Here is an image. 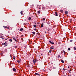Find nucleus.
I'll return each instance as SVG.
<instances>
[{
	"instance_id": "obj_13",
	"label": "nucleus",
	"mask_w": 76,
	"mask_h": 76,
	"mask_svg": "<svg viewBox=\"0 0 76 76\" xmlns=\"http://www.w3.org/2000/svg\"><path fill=\"white\" fill-rule=\"evenodd\" d=\"M6 44V42H5V43H2V45H4Z\"/></svg>"
},
{
	"instance_id": "obj_12",
	"label": "nucleus",
	"mask_w": 76,
	"mask_h": 76,
	"mask_svg": "<svg viewBox=\"0 0 76 76\" xmlns=\"http://www.w3.org/2000/svg\"><path fill=\"white\" fill-rule=\"evenodd\" d=\"M23 30V28H21L20 29V31H22Z\"/></svg>"
},
{
	"instance_id": "obj_17",
	"label": "nucleus",
	"mask_w": 76,
	"mask_h": 76,
	"mask_svg": "<svg viewBox=\"0 0 76 76\" xmlns=\"http://www.w3.org/2000/svg\"><path fill=\"white\" fill-rule=\"evenodd\" d=\"M65 13L66 14H67L68 13V12H67V11H66L65 12Z\"/></svg>"
},
{
	"instance_id": "obj_44",
	"label": "nucleus",
	"mask_w": 76,
	"mask_h": 76,
	"mask_svg": "<svg viewBox=\"0 0 76 76\" xmlns=\"http://www.w3.org/2000/svg\"><path fill=\"white\" fill-rule=\"evenodd\" d=\"M45 33H46V32H47L45 31Z\"/></svg>"
},
{
	"instance_id": "obj_40",
	"label": "nucleus",
	"mask_w": 76,
	"mask_h": 76,
	"mask_svg": "<svg viewBox=\"0 0 76 76\" xmlns=\"http://www.w3.org/2000/svg\"><path fill=\"white\" fill-rule=\"evenodd\" d=\"M63 70H65V69H63Z\"/></svg>"
},
{
	"instance_id": "obj_20",
	"label": "nucleus",
	"mask_w": 76,
	"mask_h": 76,
	"mask_svg": "<svg viewBox=\"0 0 76 76\" xmlns=\"http://www.w3.org/2000/svg\"><path fill=\"white\" fill-rule=\"evenodd\" d=\"M37 26V25H34V28H35V27Z\"/></svg>"
},
{
	"instance_id": "obj_4",
	"label": "nucleus",
	"mask_w": 76,
	"mask_h": 76,
	"mask_svg": "<svg viewBox=\"0 0 76 76\" xmlns=\"http://www.w3.org/2000/svg\"><path fill=\"white\" fill-rule=\"evenodd\" d=\"M12 70H13V71H14V72H16V69L15 68H13L12 69Z\"/></svg>"
},
{
	"instance_id": "obj_27",
	"label": "nucleus",
	"mask_w": 76,
	"mask_h": 76,
	"mask_svg": "<svg viewBox=\"0 0 76 76\" xmlns=\"http://www.w3.org/2000/svg\"><path fill=\"white\" fill-rule=\"evenodd\" d=\"M49 52L50 53H51V51L50 50Z\"/></svg>"
},
{
	"instance_id": "obj_8",
	"label": "nucleus",
	"mask_w": 76,
	"mask_h": 76,
	"mask_svg": "<svg viewBox=\"0 0 76 76\" xmlns=\"http://www.w3.org/2000/svg\"><path fill=\"white\" fill-rule=\"evenodd\" d=\"M61 61L63 63H64V61L62 59L61 60Z\"/></svg>"
},
{
	"instance_id": "obj_5",
	"label": "nucleus",
	"mask_w": 76,
	"mask_h": 76,
	"mask_svg": "<svg viewBox=\"0 0 76 76\" xmlns=\"http://www.w3.org/2000/svg\"><path fill=\"white\" fill-rule=\"evenodd\" d=\"M54 47L53 46H52L50 48V49H52V50L54 49Z\"/></svg>"
},
{
	"instance_id": "obj_41",
	"label": "nucleus",
	"mask_w": 76,
	"mask_h": 76,
	"mask_svg": "<svg viewBox=\"0 0 76 76\" xmlns=\"http://www.w3.org/2000/svg\"><path fill=\"white\" fill-rule=\"evenodd\" d=\"M48 31H50V30H48Z\"/></svg>"
},
{
	"instance_id": "obj_29",
	"label": "nucleus",
	"mask_w": 76,
	"mask_h": 76,
	"mask_svg": "<svg viewBox=\"0 0 76 76\" xmlns=\"http://www.w3.org/2000/svg\"><path fill=\"white\" fill-rule=\"evenodd\" d=\"M56 69V67H53V69Z\"/></svg>"
},
{
	"instance_id": "obj_36",
	"label": "nucleus",
	"mask_w": 76,
	"mask_h": 76,
	"mask_svg": "<svg viewBox=\"0 0 76 76\" xmlns=\"http://www.w3.org/2000/svg\"><path fill=\"white\" fill-rule=\"evenodd\" d=\"M13 59L14 60H15V57H14Z\"/></svg>"
},
{
	"instance_id": "obj_39",
	"label": "nucleus",
	"mask_w": 76,
	"mask_h": 76,
	"mask_svg": "<svg viewBox=\"0 0 76 76\" xmlns=\"http://www.w3.org/2000/svg\"><path fill=\"white\" fill-rule=\"evenodd\" d=\"M69 67H70V66H68V68H69Z\"/></svg>"
},
{
	"instance_id": "obj_15",
	"label": "nucleus",
	"mask_w": 76,
	"mask_h": 76,
	"mask_svg": "<svg viewBox=\"0 0 76 76\" xmlns=\"http://www.w3.org/2000/svg\"><path fill=\"white\" fill-rule=\"evenodd\" d=\"M10 41V42H12V39H10L9 40Z\"/></svg>"
},
{
	"instance_id": "obj_32",
	"label": "nucleus",
	"mask_w": 76,
	"mask_h": 76,
	"mask_svg": "<svg viewBox=\"0 0 76 76\" xmlns=\"http://www.w3.org/2000/svg\"><path fill=\"white\" fill-rule=\"evenodd\" d=\"M60 57V55H58V58H59V57Z\"/></svg>"
},
{
	"instance_id": "obj_14",
	"label": "nucleus",
	"mask_w": 76,
	"mask_h": 76,
	"mask_svg": "<svg viewBox=\"0 0 76 76\" xmlns=\"http://www.w3.org/2000/svg\"><path fill=\"white\" fill-rule=\"evenodd\" d=\"M70 71H71V69L70 70V71H69V73H70L72 72H71Z\"/></svg>"
},
{
	"instance_id": "obj_34",
	"label": "nucleus",
	"mask_w": 76,
	"mask_h": 76,
	"mask_svg": "<svg viewBox=\"0 0 76 76\" xmlns=\"http://www.w3.org/2000/svg\"><path fill=\"white\" fill-rule=\"evenodd\" d=\"M61 44V43H60V42H58V44Z\"/></svg>"
},
{
	"instance_id": "obj_45",
	"label": "nucleus",
	"mask_w": 76,
	"mask_h": 76,
	"mask_svg": "<svg viewBox=\"0 0 76 76\" xmlns=\"http://www.w3.org/2000/svg\"><path fill=\"white\" fill-rule=\"evenodd\" d=\"M39 9H40V8H39Z\"/></svg>"
},
{
	"instance_id": "obj_18",
	"label": "nucleus",
	"mask_w": 76,
	"mask_h": 76,
	"mask_svg": "<svg viewBox=\"0 0 76 76\" xmlns=\"http://www.w3.org/2000/svg\"><path fill=\"white\" fill-rule=\"evenodd\" d=\"M22 13H23V11H21L20 13L21 15H22Z\"/></svg>"
},
{
	"instance_id": "obj_3",
	"label": "nucleus",
	"mask_w": 76,
	"mask_h": 76,
	"mask_svg": "<svg viewBox=\"0 0 76 76\" xmlns=\"http://www.w3.org/2000/svg\"><path fill=\"white\" fill-rule=\"evenodd\" d=\"M12 38L14 40H15V41L17 42L18 41H17V40L14 37H12Z\"/></svg>"
},
{
	"instance_id": "obj_2",
	"label": "nucleus",
	"mask_w": 76,
	"mask_h": 76,
	"mask_svg": "<svg viewBox=\"0 0 76 76\" xmlns=\"http://www.w3.org/2000/svg\"><path fill=\"white\" fill-rule=\"evenodd\" d=\"M3 27L4 28H7V29H9V28L7 26H3Z\"/></svg>"
},
{
	"instance_id": "obj_43",
	"label": "nucleus",
	"mask_w": 76,
	"mask_h": 76,
	"mask_svg": "<svg viewBox=\"0 0 76 76\" xmlns=\"http://www.w3.org/2000/svg\"><path fill=\"white\" fill-rule=\"evenodd\" d=\"M27 66H28V67L29 66L28 65Z\"/></svg>"
},
{
	"instance_id": "obj_26",
	"label": "nucleus",
	"mask_w": 76,
	"mask_h": 76,
	"mask_svg": "<svg viewBox=\"0 0 76 76\" xmlns=\"http://www.w3.org/2000/svg\"><path fill=\"white\" fill-rule=\"evenodd\" d=\"M74 50H76V48H75V47H74Z\"/></svg>"
},
{
	"instance_id": "obj_7",
	"label": "nucleus",
	"mask_w": 76,
	"mask_h": 76,
	"mask_svg": "<svg viewBox=\"0 0 76 76\" xmlns=\"http://www.w3.org/2000/svg\"><path fill=\"white\" fill-rule=\"evenodd\" d=\"M33 61H34V63H36V61H37V60H33Z\"/></svg>"
},
{
	"instance_id": "obj_21",
	"label": "nucleus",
	"mask_w": 76,
	"mask_h": 76,
	"mask_svg": "<svg viewBox=\"0 0 76 76\" xmlns=\"http://www.w3.org/2000/svg\"><path fill=\"white\" fill-rule=\"evenodd\" d=\"M68 50H69V51H70V48H68Z\"/></svg>"
},
{
	"instance_id": "obj_1",
	"label": "nucleus",
	"mask_w": 76,
	"mask_h": 76,
	"mask_svg": "<svg viewBox=\"0 0 76 76\" xmlns=\"http://www.w3.org/2000/svg\"><path fill=\"white\" fill-rule=\"evenodd\" d=\"M35 75H37V76H40V75H39V74L37 73H35Z\"/></svg>"
},
{
	"instance_id": "obj_38",
	"label": "nucleus",
	"mask_w": 76,
	"mask_h": 76,
	"mask_svg": "<svg viewBox=\"0 0 76 76\" xmlns=\"http://www.w3.org/2000/svg\"><path fill=\"white\" fill-rule=\"evenodd\" d=\"M7 39H5V40H7Z\"/></svg>"
},
{
	"instance_id": "obj_35",
	"label": "nucleus",
	"mask_w": 76,
	"mask_h": 76,
	"mask_svg": "<svg viewBox=\"0 0 76 76\" xmlns=\"http://www.w3.org/2000/svg\"><path fill=\"white\" fill-rule=\"evenodd\" d=\"M70 21H72V19H70Z\"/></svg>"
},
{
	"instance_id": "obj_30",
	"label": "nucleus",
	"mask_w": 76,
	"mask_h": 76,
	"mask_svg": "<svg viewBox=\"0 0 76 76\" xmlns=\"http://www.w3.org/2000/svg\"><path fill=\"white\" fill-rule=\"evenodd\" d=\"M63 12V10H61V13Z\"/></svg>"
},
{
	"instance_id": "obj_23",
	"label": "nucleus",
	"mask_w": 76,
	"mask_h": 76,
	"mask_svg": "<svg viewBox=\"0 0 76 76\" xmlns=\"http://www.w3.org/2000/svg\"><path fill=\"white\" fill-rule=\"evenodd\" d=\"M17 61L18 63H19L20 62V61Z\"/></svg>"
},
{
	"instance_id": "obj_31",
	"label": "nucleus",
	"mask_w": 76,
	"mask_h": 76,
	"mask_svg": "<svg viewBox=\"0 0 76 76\" xmlns=\"http://www.w3.org/2000/svg\"><path fill=\"white\" fill-rule=\"evenodd\" d=\"M43 20H45V18H43Z\"/></svg>"
},
{
	"instance_id": "obj_33",
	"label": "nucleus",
	"mask_w": 76,
	"mask_h": 76,
	"mask_svg": "<svg viewBox=\"0 0 76 76\" xmlns=\"http://www.w3.org/2000/svg\"><path fill=\"white\" fill-rule=\"evenodd\" d=\"M73 41V40H70V42H72Z\"/></svg>"
},
{
	"instance_id": "obj_46",
	"label": "nucleus",
	"mask_w": 76,
	"mask_h": 76,
	"mask_svg": "<svg viewBox=\"0 0 76 76\" xmlns=\"http://www.w3.org/2000/svg\"><path fill=\"white\" fill-rule=\"evenodd\" d=\"M61 57H60V58H61Z\"/></svg>"
},
{
	"instance_id": "obj_24",
	"label": "nucleus",
	"mask_w": 76,
	"mask_h": 76,
	"mask_svg": "<svg viewBox=\"0 0 76 76\" xmlns=\"http://www.w3.org/2000/svg\"><path fill=\"white\" fill-rule=\"evenodd\" d=\"M15 48H18V46H15Z\"/></svg>"
},
{
	"instance_id": "obj_19",
	"label": "nucleus",
	"mask_w": 76,
	"mask_h": 76,
	"mask_svg": "<svg viewBox=\"0 0 76 76\" xmlns=\"http://www.w3.org/2000/svg\"><path fill=\"white\" fill-rule=\"evenodd\" d=\"M39 56V57H41V56H42V54H40Z\"/></svg>"
},
{
	"instance_id": "obj_6",
	"label": "nucleus",
	"mask_w": 76,
	"mask_h": 76,
	"mask_svg": "<svg viewBox=\"0 0 76 76\" xmlns=\"http://www.w3.org/2000/svg\"><path fill=\"white\" fill-rule=\"evenodd\" d=\"M49 42H50V43L51 44H54V43L51 42V41H49Z\"/></svg>"
},
{
	"instance_id": "obj_11",
	"label": "nucleus",
	"mask_w": 76,
	"mask_h": 76,
	"mask_svg": "<svg viewBox=\"0 0 76 76\" xmlns=\"http://www.w3.org/2000/svg\"><path fill=\"white\" fill-rule=\"evenodd\" d=\"M4 45L5 46L4 47H6V46H7V43H6V44H5Z\"/></svg>"
},
{
	"instance_id": "obj_16",
	"label": "nucleus",
	"mask_w": 76,
	"mask_h": 76,
	"mask_svg": "<svg viewBox=\"0 0 76 76\" xmlns=\"http://www.w3.org/2000/svg\"><path fill=\"white\" fill-rule=\"evenodd\" d=\"M40 12H41V11H38V13H40Z\"/></svg>"
},
{
	"instance_id": "obj_10",
	"label": "nucleus",
	"mask_w": 76,
	"mask_h": 76,
	"mask_svg": "<svg viewBox=\"0 0 76 76\" xmlns=\"http://www.w3.org/2000/svg\"><path fill=\"white\" fill-rule=\"evenodd\" d=\"M43 26H44V24L42 23V24H41V27L42 28V27H43Z\"/></svg>"
},
{
	"instance_id": "obj_25",
	"label": "nucleus",
	"mask_w": 76,
	"mask_h": 76,
	"mask_svg": "<svg viewBox=\"0 0 76 76\" xmlns=\"http://www.w3.org/2000/svg\"><path fill=\"white\" fill-rule=\"evenodd\" d=\"M63 51H64V54H66V52H65V51H64V50H63Z\"/></svg>"
},
{
	"instance_id": "obj_9",
	"label": "nucleus",
	"mask_w": 76,
	"mask_h": 76,
	"mask_svg": "<svg viewBox=\"0 0 76 76\" xmlns=\"http://www.w3.org/2000/svg\"><path fill=\"white\" fill-rule=\"evenodd\" d=\"M55 14H56V16H58V15H57V12H55Z\"/></svg>"
},
{
	"instance_id": "obj_22",
	"label": "nucleus",
	"mask_w": 76,
	"mask_h": 76,
	"mask_svg": "<svg viewBox=\"0 0 76 76\" xmlns=\"http://www.w3.org/2000/svg\"><path fill=\"white\" fill-rule=\"evenodd\" d=\"M32 34H33L35 35V32H32Z\"/></svg>"
},
{
	"instance_id": "obj_28",
	"label": "nucleus",
	"mask_w": 76,
	"mask_h": 76,
	"mask_svg": "<svg viewBox=\"0 0 76 76\" xmlns=\"http://www.w3.org/2000/svg\"><path fill=\"white\" fill-rule=\"evenodd\" d=\"M31 17H29V20H31Z\"/></svg>"
},
{
	"instance_id": "obj_37",
	"label": "nucleus",
	"mask_w": 76,
	"mask_h": 76,
	"mask_svg": "<svg viewBox=\"0 0 76 76\" xmlns=\"http://www.w3.org/2000/svg\"><path fill=\"white\" fill-rule=\"evenodd\" d=\"M34 30H35V31H36V30H37V29L35 28Z\"/></svg>"
},
{
	"instance_id": "obj_42",
	"label": "nucleus",
	"mask_w": 76,
	"mask_h": 76,
	"mask_svg": "<svg viewBox=\"0 0 76 76\" xmlns=\"http://www.w3.org/2000/svg\"><path fill=\"white\" fill-rule=\"evenodd\" d=\"M37 6H38V5H37Z\"/></svg>"
}]
</instances>
